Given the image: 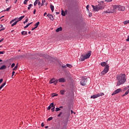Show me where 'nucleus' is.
<instances>
[{"label":"nucleus","mask_w":129,"mask_h":129,"mask_svg":"<svg viewBox=\"0 0 129 129\" xmlns=\"http://www.w3.org/2000/svg\"><path fill=\"white\" fill-rule=\"evenodd\" d=\"M105 2L106 3H110V2H112V0H105Z\"/></svg>","instance_id":"ea45409f"},{"label":"nucleus","mask_w":129,"mask_h":129,"mask_svg":"<svg viewBox=\"0 0 129 129\" xmlns=\"http://www.w3.org/2000/svg\"><path fill=\"white\" fill-rule=\"evenodd\" d=\"M48 127H49V126H46L45 127V128H48Z\"/></svg>","instance_id":"0e129e2a"},{"label":"nucleus","mask_w":129,"mask_h":129,"mask_svg":"<svg viewBox=\"0 0 129 129\" xmlns=\"http://www.w3.org/2000/svg\"><path fill=\"white\" fill-rule=\"evenodd\" d=\"M127 42H129V36L127 37V39L126 40Z\"/></svg>","instance_id":"3c124183"},{"label":"nucleus","mask_w":129,"mask_h":129,"mask_svg":"<svg viewBox=\"0 0 129 129\" xmlns=\"http://www.w3.org/2000/svg\"><path fill=\"white\" fill-rule=\"evenodd\" d=\"M51 111H54L55 110V107H53L51 109Z\"/></svg>","instance_id":"a18cd8bd"},{"label":"nucleus","mask_w":129,"mask_h":129,"mask_svg":"<svg viewBox=\"0 0 129 129\" xmlns=\"http://www.w3.org/2000/svg\"><path fill=\"white\" fill-rule=\"evenodd\" d=\"M61 16H65V12L63 11H61Z\"/></svg>","instance_id":"e433bc0d"},{"label":"nucleus","mask_w":129,"mask_h":129,"mask_svg":"<svg viewBox=\"0 0 129 129\" xmlns=\"http://www.w3.org/2000/svg\"><path fill=\"white\" fill-rule=\"evenodd\" d=\"M94 12H98L99 10H103L104 9V5H103V2H101L98 5H92Z\"/></svg>","instance_id":"f03ea898"},{"label":"nucleus","mask_w":129,"mask_h":129,"mask_svg":"<svg viewBox=\"0 0 129 129\" xmlns=\"http://www.w3.org/2000/svg\"><path fill=\"white\" fill-rule=\"evenodd\" d=\"M11 9H12V7H9L6 9V10H5V12H8V11H10V10H11Z\"/></svg>","instance_id":"c756f323"},{"label":"nucleus","mask_w":129,"mask_h":129,"mask_svg":"<svg viewBox=\"0 0 129 129\" xmlns=\"http://www.w3.org/2000/svg\"><path fill=\"white\" fill-rule=\"evenodd\" d=\"M53 119V117H50L47 119V121H50V120H52Z\"/></svg>","instance_id":"7c9ffc66"},{"label":"nucleus","mask_w":129,"mask_h":129,"mask_svg":"<svg viewBox=\"0 0 129 129\" xmlns=\"http://www.w3.org/2000/svg\"><path fill=\"white\" fill-rule=\"evenodd\" d=\"M124 25H126V24H129V20H126L123 22Z\"/></svg>","instance_id":"a878e982"},{"label":"nucleus","mask_w":129,"mask_h":129,"mask_svg":"<svg viewBox=\"0 0 129 129\" xmlns=\"http://www.w3.org/2000/svg\"><path fill=\"white\" fill-rule=\"evenodd\" d=\"M29 20L28 19H26V20L23 22L24 24H25V23H28Z\"/></svg>","instance_id":"79ce46f5"},{"label":"nucleus","mask_w":129,"mask_h":129,"mask_svg":"<svg viewBox=\"0 0 129 129\" xmlns=\"http://www.w3.org/2000/svg\"><path fill=\"white\" fill-rule=\"evenodd\" d=\"M24 18H25V16H21L18 18V19L17 20V21L20 22V21H22Z\"/></svg>","instance_id":"2eb2a0df"},{"label":"nucleus","mask_w":129,"mask_h":129,"mask_svg":"<svg viewBox=\"0 0 129 129\" xmlns=\"http://www.w3.org/2000/svg\"><path fill=\"white\" fill-rule=\"evenodd\" d=\"M58 96V94H55V93H53V94H52V97H55V96Z\"/></svg>","instance_id":"2f4dec72"},{"label":"nucleus","mask_w":129,"mask_h":129,"mask_svg":"<svg viewBox=\"0 0 129 129\" xmlns=\"http://www.w3.org/2000/svg\"><path fill=\"white\" fill-rule=\"evenodd\" d=\"M32 6H33V5H32V4L29 5L28 7V10H31V8H32Z\"/></svg>","instance_id":"bb28decb"},{"label":"nucleus","mask_w":129,"mask_h":129,"mask_svg":"<svg viewBox=\"0 0 129 129\" xmlns=\"http://www.w3.org/2000/svg\"><path fill=\"white\" fill-rule=\"evenodd\" d=\"M109 70V66L108 64L106 65L103 70V71L101 73L102 75H104V74H106Z\"/></svg>","instance_id":"423d86ee"},{"label":"nucleus","mask_w":129,"mask_h":129,"mask_svg":"<svg viewBox=\"0 0 129 129\" xmlns=\"http://www.w3.org/2000/svg\"><path fill=\"white\" fill-rule=\"evenodd\" d=\"M87 11L89 12V5H87L86 7Z\"/></svg>","instance_id":"4c0bfd02"},{"label":"nucleus","mask_w":129,"mask_h":129,"mask_svg":"<svg viewBox=\"0 0 129 129\" xmlns=\"http://www.w3.org/2000/svg\"><path fill=\"white\" fill-rule=\"evenodd\" d=\"M59 108H63V106H60Z\"/></svg>","instance_id":"338daca9"},{"label":"nucleus","mask_w":129,"mask_h":129,"mask_svg":"<svg viewBox=\"0 0 129 129\" xmlns=\"http://www.w3.org/2000/svg\"><path fill=\"white\" fill-rule=\"evenodd\" d=\"M58 82H62V83L65 82V79H64L63 78L59 79Z\"/></svg>","instance_id":"ddd939ff"},{"label":"nucleus","mask_w":129,"mask_h":129,"mask_svg":"<svg viewBox=\"0 0 129 129\" xmlns=\"http://www.w3.org/2000/svg\"><path fill=\"white\" fill-rule=\"evenodd\" d=\"M104 95V93H99L97 94H94L91 96V98H93L94 99H95V98H97V97H99V96H102Z\"/></svg>","instance_id":"6e6552de"},{"label":"nucleus","mask_w":129,"mask_h":129,"mask_svg":"<svg viewBox=\"0 0 129 129\" xmlns=\"http://www.w3.org/2000/svg\"><path fill=\"white\" fill-rule=\"evenodd\" d=\"M50 9H51L52 12L53 13V12H54V6L50 5Z\"/></svg>","instance_id":"5701e85b"},{"label":"nucleus","mask_w":129,"mask_h":129,"mask_svg":"<svg viewBox=\"0 0 129 129\" xmlns=\"http://www.w3.org/2000/svg\"><path fill=\"white\" fill-rule=\"evenodd\" d=\"M129 86H127V87L124 88V90H126L127 88H128Z\"/></svg>","instance_id":"5fc2aeb1"},{"label":"nucleus","mask_w":129,"mask_h":129,"mask_svg":"<svg viewBox=\"0 0 129 129\" xmlns=\"http://www.w3.org/2000/svg\"><path fill=\"white\" fill-rule=\"evenodd\" d=\"M49 106H50V107H55V106H54V103H51L50 105Z\"/></svg>","instance_id":"c85d7f7f"},{"label":"nucleus","mask_w":129,"mask_h":129,"mask_svg":"<svg viewBox=\"0 0 129 129\" xmlns=\"http://www.w3.org/2000/svg\"><path fill=\"white\" fill-rule=\"evenodd\" d=\"M15 73H16V72H15V71H13L12 72V77H13L15 75Z\"/></svg>","instance_id":"49530a36"},{"label":"nucleus","mask_w":129,"mask_h":129,"mask_svg":"<svg viewBox=\"0 0 129 129\" xmlns=\"http://www.w3.org/2000/svg\"><path fill=\"white\" fill-rule=\"evenodd\" d=\"M17 69H18V66H15L13 70H17Z\"/></svg>","instance_id":"a19ab883"},{"label":"nucleus","mask_w":129,"mask_h":129,"mask_svg":"<svg viewBox=\"0 0 129 129\" xmlns=\"http://www.w3.org/2000/svg\"><path fill=\"white\" fill-rule=\"evenodd\" d=\"M60 94H61V95H64V93H65V90H60Z\"/></svg>","instance_id":"6ab92c4d"},{"label":"nucleus","mask_w":129,"mask_h":129,"mask_svg":"<svg viewBox=\"0 0 129 129\" xmlns=\"http://www.w3.org/2000/svg\"><path fill=\"white\" fill-rule=\"evenodd\" d=\"M39 25H40V22H38L37 23H36L34 26H36V27L33 28L32 29V31H34V30H35V29H37V28H38V26H39Z\"/></svg>","instance_id":"9b49d317"},{"label":"nucleus","mask_w":129,"mask_h":129,"mask_svg":"<svg viewBox=\"0 0 129 129\" xmlns=\"http://www.w3.org/2000/svg\"><path fill=\"white\" fill-rule=\"evenodd\" d=\"M120 91H121V89H117L112 93L111 95H115V94H117V93H119Z\"/></svg>","instance_id":"1a4fd4ad"},{"label":"nucleus","mask_w":129,"mask_h":129,"mask_svg":"<svg viewBox=\"0 0 129 129\" xmlns=\"http://www.w3.org/2000/svg\"><path fill=\"white\" fill-rule=\"evenodd\" d=\"M7 69V66L3 65L0 68V70H5V69Z\"/></svg>","instance_id":"4468645a"},{"label":"nucleus","mask_w":129,"mask_h":129,"mask_svg":"<svg viewBox=\"0 0 129 129\" xmlns=\"http://www.w3.org/2000/svg\"><path fill=\"white\" fill-rule=\"evenodd\" d=\"M55 81H56V79H55V78H53L51 79L49 81V84H52L54 83V82H55Z\"/></svg>","instance_id":"f8f14e48"},{"label":"nucleus","mask_w":129,"mask_h":129,"mask_svg":"<svg viewBox=\"0 0 129 129\" xmlns=\"http://www.w3.org/2000/svg\"><path fill=\"white\" fill-rule=\"evenodd\" d=\"M17 2H18V0H14V4H17Z\"/></svg>","instance_id":"13d9d810"},{"label":"nucleus","mask_w":129,"mask_h":129,"mask_svg":"<svg viewBox=\"0 0 129 129\" xmlns=\"http://www.w3.org/2000/svg\"><path fill=\"white\" fill-rule=\"evenodd\" d=\"M3 81L4 80L3 79H0V84L3 82Z\"/></svg>","instance_id":"8fccbe9b"},{"label":"nucleus","mask_w":129,"mask_h":129,"mask_svg":"<svg viewBox=\"0 0 129 129\" xmlns=\"http://www.w3.org/2000/svg\"><path fill=\"white\" fill-rule=\"evenodd\" d=\"M91 56V51H89L85 55L83 54L81 55L80 60L81 61H84L86 59H88Z\"/></svg>","instance_id":"20e7f679"},{"label":"nucleus","mask_w":129,"mask_h":129,"mask_svg":"<svg viewBox=\"0 0 129 129\" xmlns=\"http://www.w3.org/2000/svg\"><path fill=\"white\" fill-rule=\"evenodd\" d=\"M5 18V16H3L1 17V18H0V19H2V18Z\"/></svg>","instance_id":"69168bd1"},{"label":"nucleus","mask_w":129,"mask_h":129,"mask_svg":"<svg viewBox=\"0 0 129 129\" xmlns=\"http://www.w3.org/2000/svg\"><path fill=\"white\" fill-rule=\"evenodd\" d=\"M15 63H12L11 66V68H13V67H15Z\"/></svg>","instance_id":"37998d69"},{"label":"nucleus","mask_w":129,"mask_h":129,"mask_svg":"<svg viewBox=\"0 0 129 129\" xmlns=\"http://www.w3.org/2000/svg\"><path fill=\"white\" fill-rule=\"evenodd\" d=\"M38 4L39 7H42V6H41V5H42V4H41V2H38Z\"/></svg>","instance_id":"c03bdc74"},{"label":"nucleus","mask_w":129,"mask_h":129,"mask_svg":"<svg viewBox=\"0 0 129 129\" xmlns=\"http://www.w3.org/2000/svg\"><path fill=\"white\" fill-rule=\"evenodd\" d=\"M47 17H48V18H49L51 21H54V16H53V15L51 14H47Z\"/></svg>","instance_id":"9d476101"},{"label":"nucleus","mask_w":129,"mask_h":129,"mask_svg":"<svg viewBox=\"0 0 129 129\" xmlns=\"http://www.w3.org/2000/svg\"><path fill=\"white\" fill-rule=\"evenodd\" d=\"M3 41H4V38L0 40V43H1V42H3Z\"/></svg>","instance_id":"bf43d9fd"},{"label":"nucleus","mask_w":129,"mask_h":129,"mask_svg":"<svg viewBox=\"0 0 129 129\" xmlns=\"http://www.w3.org/2000/svg\"><path fill=\"white\" fill-rule=\"evenodd\" d=\"M41 126H42V127H43V126H45V124H44V123L42 122V123H41Z\"/></svg>","instance_id":"603ef678"},{"label":"nucleus","mask_w":129,"mask_h":129,"mask_svg":"<svg viewBox=\"0 0 129 129\" xmlns=\"http://www.w3.org/2000/svg\"><path fill=\"white\" fill-rule=\"evenodd\" d=\"M86 83H87V78L83 77L80 82L81 85H82V86H85V85H86Z\"/></svg>","instance_id":"0eeeda50"},{"label":"nucleus","mask_w":129,"mask_h":129,"mask_svg":"<svg viewBox=\"0 0 129 129\" xmlns=\"http://www.w3.org/2000/svg\"><path fill=\"white\" fill-rule=\"evenodd\" d=\"M28 2H29V0H25L23 2V4L24 5H27V3H28Z\"/></svg>","instance_id":"f704fd0d"},{"label":"nucleus","mask_w":129,"mask_h":129,"mask_svg":"<svg viewBox=\"0 0 129 129\" xmlns=\"http://www.w3.org/2000/svg\"><path fill=\"white\" fill-rule=\"evenodd\" d=\"M116 79L117 80V86H119L120 85L124 84V83H125V81H126V79H125V75L124 74L117 76Z\"/></svg>","instance_id":"f257e3e1"},{"label":"nucleus","mask_w":129,"mask_h":129,"mask_svg":"<svg viewBox=\"0 0 129 129\" xmlns=\"http://www.w3.org/2000/svg\"><path fill=\"white\" fill-rule=\"evenodd\" d=\"M35 14H36V9L33 11V14L35 15Z\"/></svg>","instance_id":"6e6d98bb"},{"label":"nucleus","mask_w":129,"mask_h":129,"mask_svg":"<svg viewBox=\"0 0 129 129\" xmlns=\"http://www.w3.org/2000/svg\"><path fill=\"white\" fill-rule=\"evenodd\" d=\"M21 34L22 35H25V36H27V35H28V32H27V31H22Z\"/></svg>","instance_id":"f3484780"},{"label":"nucleus","mask_w":129,"mask_h":129,"mask_svg":"<svg viewBox=\"0 0 129 129\" xmlns=\"http://www.w3.org/2000/svg\"><path fill=\"white\" fill-rule=\"evenodd\" d=\"M60 31H62V27H59L56 30V32L58 33V32H60Z\"/></svg>","instance_id":"a211bd4d"},{"label":"nucleus","mask_w":129,"mask_h":129,"mask_svg":"<svg viewBox=\"0 0 129 129\" xmlns=\"http://www.w3.org/2000/svg\"><path fill=\"white\" fill-rule=\"evenodd\" d=\"M46 15H47V13H45L44 14V16L45 17V16H46Z\"/></svg>","instance_id":"680f3d73"},{"label":"nucleus","mask_w":129,"mask_h":129,"mask_svg":"<svg viewBox=\"0 0 129 129\" xmlns=\"http://www.w3.org/2000/svg\"><path fill=\"white\" fill-rule=\"evenodd\" d=\"M59 110H61V109H60V108L56 107L55 108V111H59Z\"/></svg>","instance_id":"c9c22d12"},{"label":"nucleus","mask_w":129,"mask_h":129,"mask_svg":"<svg viewBox=\"0 0 129 129\" xmlns=\"http://www.w3.org/2000/svg\"><path fill=\"white\" fill-rule=\"evenodd\" d=\"M16 20H17V18H15V19H14L11 20V21H10V24H12V23H14V22H15V21H16Z\"/></svg>","instance_id":"72a5a7b5"},{"label":"nucleus","mask_w":129,"mask_h":129,"mask_svg":"<svg viewBox=\"0 0 129 129\" xmlns=\"http://www.w3.org/2000/svg\"><path fill=\"white\" fill-rule=\"evenodd\" d=\"M67 67H68L69 68H72V65L70 64H67Z\"/></svg>","instance_id":"cd10ccee"},{"label":"nucleus","mask_w":129,"mask_h":129,"mask_svg":"<svg viewBox=\"0 0 129 129\" xmlns=\"http://www.w3.org/2000/svg\"><path fill=\"white\" fill-rule=\"evenodd\" d=\"M45 3H46V0H42L41 7H43V6L45 4Z\"/></svg>","instance_id":"4be33fe9"},{"label":"nucleus","mask_w":129,"mask_h":129,"mask_svg":"<svg viewBox=\"0 0 129 129\" xmlns=\"http://www.w3.org/2000/svg\"><path fill=\"white\" fill-rule=\"evenodd\" d=\"M28 34H31V31H29V32H28Z\"/></svg>","instance_id":"774afa93"},{"label":"nucleus","mask_w":129,"mask_h":129,"mask_svg":"<svg viewBox=\"0 0 129 129\" xmlns=\"http://www.w3.org/2000/svg\"><path fill=\"white\" fill-rule=\"evenodd\" d=\"M114 5H112L111 7H107V10L104 12V14H114V13H116V11L113 8Z\"/></svg>","instance_id":"7ed1b4c3"},{"label":"nucleus","mask_w":129,"mask_h":129,"mask_svg":"<svg viewBox=\"0 0 129 129\" xmlns=\"http://www.w3.org/2000/svg\"><path fill=\"white\" fill-rule=\"evenodd\" d=\"M91 16H92V14L90 13L89 14V17H91Z\"/></svg>","instance_id":"052dcab7"},{"label":"nucleus","mask_w":129,"mask_h":129,"mask_svg":"<svg viewBox=\"0 0 129 129\" xmlns=\"http://www.w3.org/2000/svg\"><path fill=\"white\" fill-rule=\"evenodd\" d=\"M37 5H38V1H35V2L34 3V7H36V6H37Z\"/></svg>","instance_id":"473e14b6"},{"label":"nucleus","mask_w":129,"mask_h":129,"mask_svg":"<svg viewBox=\"0 0 129 129\" xmlns=\"http://www.w3.org/2000/svg\"><path fill=\"white\" fill-rule=\"evenodd\" d=\"M63 68H66L67 67V64L66 66H62Z\"/></svg>","instance_id":"4d7b16f0"},{"label":"nucleus","mask_w":129,"mask_h":129,"mask_svg":"<svg viewBox=\"0 0 129 129\" xmlns=\"http://www.w3.org/2000/svg\"><path fill=\"white\" fill-rule=\"evenodd\" d=\"M71 113H75V112H73V110H71Z\"/></svg>","instance_id":"e2e57ef3"},{"label":"nucleus","mask_w":129,"mask_h":129,"mask_svg":"<svg viewBox=\"0 0 129 129\" xmlns=\"http://www.w3.org/2000/svg\"><path fill=\"white\" fill-rule=\"evenodd\" d=\"M61 114H62V112H60L57 116H58V117L61 116Z\"/></svg>","instance_id":"de8ad7c7"},{"label":"nucleus","mask_w":129,"mask_h":129,"mask_svg":"<svg viewBox=\"0 0 129 129\" xmlns=\"http://www.w3.org/2000/svg\"><path fill=\"white\" fill-rule=\"evenodd\" d=\"M113 7L115 9V11H122L123 12L124 10H125V7L123 6H121L120 5H114Z\"/></svg>","instance_id":"39448f33"},{"label":"nucleus","mask_w":129,"mask_h":129,"mask_svg":"<svg viewBox=\"0 0 129 129\" xmlns=\"http://www.w3.org/2000/svg\"><path fill=\"white\" fill-rule=\"evenodd\" d=\"M48 110H50L51 109V106H49L47 108Z\"/></svg>","instance_id":"09e8293b"},{"label":"nucleus","mask_w":129,"mask_h":129,"mask_svg":"<svg viewBox=\"0 0 129 129\" xmlns=\"http://www.w3.org/2000/svg\"><path fill=\"white\" fill-rule=\"evenodd\" d=\"M5 53V51H0V55L2 54H4Z\"/></svg>","instance_id":"864d4df0"},{"label":"nucleus","mask_w":129,"mask_h":129,"mask_svg":"<svg viewBox=\"0 0 129 129\" xmlns=\"http://www.w3.org/2000/svg\"><path fill=\"white\" fill-rule=\"evenodd\" d=\"M18 21H15L14 23H13L12 24V27H14V26H16V25H17V24H18Z\"/></svg>","instance_id":"412c9836"},{"label":"nucleus","mask_w":129,"mask_h":129,"mask_svg":"<svg viewBox=\"0 0 129 129\" xmlns=\"http://www.w3.org/2000/svg\"><path fill=\"white\" fill-rule=\"evenodd\" d=\"M129 93V89L128 90H127L125 93L123 95V96H125V95H127V94H128Z\"/></svg>","instance_id":"b1692460"},{"label":"nucleus","mask_w":129,"mask_h":129,"mask_svg":"<svg viewBox=\"0 0 129 129\" xmlns=\"http://www.w3.org/2000/svg\"><path fill=\"white\" fill-rule=\"evenodd\" d=\"M53 83H54V85H56L57 84V83H58V80H56L55 82H54Z\"/></svg>","instance_id":"58836bf2"},{"label":"nucleus","mask_w":129,"mask_h":129,"mask_svg":"<svg viewBox=\"0 0 129 129\" xmlns=\"http://www.w3.org/2000/svg\"><path fill=\"white\" fill-rule=\"evenodd\" d=\"M31 24H32V22L30 23H28L26 26L24 27V29H27V28H28V27H29L30 25H31Z\"/></svg>","instance_id":"393cba45"},{"label":"nucleus","mask_w":129,"mask_h":129,"mask_svg":"<svg viewBox=\"0 0 129 129\" xmlns=\"http://www.w3.org/2000/svg\"><path fill=\"white\" fill-rule=\"evenodd\" d=\"M6 83H7L5 82L0 86V90L5 86V85H6Z\"/></svg>","instance_id":"aec40b11"},{"label":"nucleus","mask_w":129,"mask_h":129,"mask_svg":"<svg viewBox=\"0 0 129 129\" xmlns=\"http://www.w3.org/2000/svg\"><path fill=\"white\" fill-rule=\"evenodd\" d=\"M107 64L106 62H102L101 63V66L102 67H104L105 66H106V65H107V64Z\"/></svg>","instance_id":"dca6fc26"}]
</instances>
